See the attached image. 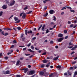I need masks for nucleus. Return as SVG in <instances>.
I'll list each match as a JSON object with an SVG mask.
<instances>
[{
  "label": "nucleus",
  "instance_id": "obj_1",
  "mask_svg": "<svg viewBox=\"0 0 77 77\" xmlns=\"http://www.w3.org/2000/svg\"><path fill=\"white\" fill-rule=\"evenodd\" d=\"M25 32L26 35H27V33L29 35H31V34H32L33 33V32L32 30H30L28 31L27 29H26L25 30Z\"/></svg>",
  "mask_w": 77,
  "mask_h": 77
},
{
  "label": "nucleus",
  "instance_id": "obj_2",
  "mask_svg": "<svg viewBox=\"0 0 77 77\" xmlns=\"http://www.w3.org/2000/svg\"><path fill=\"white\" fill-rule=\"evenodd\" d=\"M69 46L67 47L68 48H72L73 47V44L71 42H70L69 43Z\"/></svg>",
  "mask_w": 77,
  "mask_h": 77
},
{
  "label": "nucleus",
  "instance_id": "obj_3",
  "mask_svg": "<svg viewBox=\"0 0 77 77\" xmlns=\"http://www.w3.org/2000/svg\"><path fill=\"white\" fill-rule=\"evenodd\" d=\"M21 70H22V71L24 70V73H26V72H27V71H28V69L23 68V69H21Z\"/></svg>",
  "mask_w": 77,
  "mask_h": 77
},
{
  "label": "nucleus",
  "instance_id": "obj_4",
  "mask_svg": "<svg viewBox=\"0 0 77 77\" xmlns=\"http://www.w3.org/2000/svg\"><path fill=\"white\" fill-rule=\"evenodd\" d=\"M49 13L50 14H53L55 13V11L53 10H51L49 11Z\"/></svg>",
  "mask_w": 77,
  "mask_h": 77
},
{
  "label": "nucleus",
  "instance_id": "obj_5",
  "mask_svg": "<svg viewBox=\"0 0 77 77\" xmlns=\"http://www.w3.org/2000/svg\"><path fill=\"white\" fill-rule=\"evenodd\" d=\"M15 1L13 0L11 3L9 5L10 6H13L15 4Z\"/></svg>",
  "mask_w": 77,
  "mask_h": 77
},
{
  "label": "nucleus",
  "instance_id": "obj_6",
  "mask_svg": "<svg viewBox=\"0 0 77 77\" xmlns=\"http://www.w3.org/2000/svg\"><path fill=\"white\" fill-rule=\"evenodd\" d=\"M4 72V74H10V72L9 70H7L6 72Z\"/></svg>",
  "mask_w": 77,
  "mask_h": 77
},
{
  "label": "nucleus",
  "instance_id": "obj_7",
  "mask_svg": "<svg viewBox=\"0 0 77 77\" xmlns=\"http://www.w3.org/2000/svg\"><path fill=\"white\" fill-rule=\"evenodd\" d=\"M45 25L44 24L42 26V32H44V31H45V29H44V28H45Z\"/></svg>",
  "mask_w": 77,
  "mask_h": 77
},
{
  "label": "nucleus",
  "instance_id": "obj_8",
  "mask_svg": "<svg viewBox=\"0 0 77 77\" xmlns=\"http://www.w3.org/2000/svg\"><path fill=\"white\" fill-rule=\"evenodd\" d=\"M2 9H6L7 8V5H4L2 7Z\"/></svg>",
  "mask_w": 77,
  "mask_h": 77
},
{
  "label": "nucleus",
  "instance_id": "obj_9",
  "mask_svg": "<svg viewBox=\"0 0 77 77\" xmlns=\"http://www.w3.org/2000/svg\"><path fill=\"white\" fill-rule=\"evenodd\" d=\"M67 73L68 75H70V76H71V75H72V72H71L69 71V70H68L67 71Z\"/></svg>",
  "mask_w": 77,
  "mask_h": 77
},
{
  "label": "nucleus",
  "instance_id": "obj_10",
  "mask_svg": "<svg viewBox=\"0 0 77 77\" xmlns=\"http://www.w3.org/2000/svg\"><path fill=\"white\" fill-rule=\"evenodd\" d=\"M63 39V38H59L58 40V41L59 42H61L62 41Z\"/></svg>",
  "mask_w": 77,
  "mask_h": 77
},
{
  "label": "nucleus",
  "instance_id": "obj_11",
  "mask_svg": "<svg viewBox=\"0 0 77 77\" xmlns=\"http://www.w3.org/2000/svg\"><path fill=\"white\" fill-rule=\"evenodd\" d=\"M26 13H24L22 16V18H23V19H25V18H26Z\"/></svg>",
  "mask_w": 77,
  "mask_h": 77
},
{
  "label": "nucleus",
  "instance_id": "obj_12",
  "mask_svg": "<svg viewBox=\"0 0 77 77\" xmlns=\"http://www.w3.org/2000/svg\"><path fill=\"white\" fill-rule=\"evenodd\" d=\"M30 73L31 74V75H33V74H34L35 73V71L32 70L30 71Z\"/></svg>",
  "mask_w": 77,
  "mask_h": 77
},
{
  "label": "nucleus",
  "instance_id": "obj_13",
  "mask_svg": "<svg viewBox=\"0 0 77 77\" xmlns=\"http://www.w3.org/2000/svg\"><path fill=\"white\" fill-rule=\"evenodd\" d=\"M42 62L43 63H47L48 62V60L45 59L42 60Z\"/></svg>",
  "mask_w": 77,
  "mask_h": 77
},
{
  "label": "nucleus",
  "instance_id": "obj_14",
  "mask_svg": "<svg viewBox=\"0 0 77 77\" xmlns=\"http://www.w3.org/2000/svg\"><path fill=\"white\" fill-rule=\"evenodd\" d=\"M58 36L59 38H62V37H63V34L61 33H60L58 34Z\"/></svg>",
  "mask_w": 77,
  "mask_h": 77
},
{
  "label": "nucleus",
  "instance_id": "obj_15",
  "mask_svg": "<svg viewBox=\"0 0 77 77\" xmlns=\"http://www.w3.org/2000/svg\"><path fill=\"white\" fill-rule=\"evenodd\" d=\"M59 56H58L57 57H54L53 59V60H57V59H58V58H59Z\"/></svg>",
  "mask_w": 77,
  "mask_h": 77
},
{
  "label": "nucleus",
  "instance_id": "obj_16",
  "mask_svg": "<svg viewBox=\"0 0 77 77\" xmlns=\"http://www.w3.org/2000/svg\"><path fill=\"white\" fill-rule=\"evenodd\" d=\"M51 0H44L43 1V2L44 3H45L46 2H50Z\"/></svg>",
  "mask_w": 77,
  "mask_h": 77
},
{
  "label": "nucleus",
  "instance_id": "obj_17",
  "mask_svg": "<svg viewBox=\"0 0 77 77\" xmlns=\"http://www.w3.org/2000/svg\"><path fill=\"white\" fill-rule=\"evenodd\" d=\"M28 50L29 51H30V52H32V53H34V51L31 50V49H28Z\"/></svg>",
  "mask_w": 77,
  "mask_h": 77
},
{
  "label": "nucleus",
  "instance_id": "obj_18",
  "mask_svg": "<svg viewBox=\"0 0 77 77\" xmlns=\"http://www.w3.org/2000/svg\"><path fill=\"white\" fill-rule=\"evenodd\" d=\"M77 75V71L75 72L74 73V74L73 75V77H75V76Z\"/></svg>",
  "mask_w": 77,
  "mask_h": 77
},
{
  "label": "nucleus",
  "instance_id": "obj_19",
  "mask_svg": "<svg viewBox=\"0 0 77 77\" xmlns=\"http://www.w3.org/2000/svg\"><path fill=\"white\" fill-rule=\"evenodd\" d=\"M40 74L41 75H44V72L41 71L40 72Z\"/></svg>",
  "mask_w": 77,
  "mask_h": 77
},
{
  "label": "nucleus",
  "instance_id": "obj_20",
  "mask_svg": "<svg viewBox=\"0 0 77 77\" xmlns=\"http://www.w3.org/2000/svg\"><path fill=\"white\" fill-rule=\"evenodd\" d=\"M20 60H18V61H17L16 65L17 66H18V65H19V63H20Z\"/></svg>",
  "mask_w": 77,
  "mask_h": 77
},
{
  "label": "nucleus",
  "instance_id": "obj_21",
  "mask_svg": "<svg viewBox=\"0 0 77 77\" xmlns=\"http://www.w3.org/2000/svg\"><path fill=\"white\" fill-rule=\"evenodd\" d=\"M14 19L15 21H17L18 20V18L17 17H14Z\"/></svg>",
  "mask_w": 77,
  "mask_h": 77
},
{
  "label": "nucleus",
  "instance_id": "obj_22",
  "mask_svg": "<svg viewBox=\"0 0 77 77\" xmlns=\"http://www.w3.org/2000/svg\"><path fill=\"white\" fill-rule=\"evenodd\" d=\"M42 27V24L40 26L38 27V30H40V29L41 28V27Z\"/></svg>",
  "mask_w": 77,
  "mask_h": 77
},
{
  "label": "nucleus",
  "instance_id": "obj_23",
  "mask_svg": "<svg viewBox=\"0 0 77 77\" xmlns=\"http://www.w3.org/2000/svg\"><path fill=\"white\" fill-rule=\"evenodd\" d=\"M57 68H59V69H60L61 68V66L60 65L57 66Z\"/></svg>",
  "mask_w": 77,
  "mask_h": 77
},
{
  "label": "nucleus",
  "instance_id": "obj_24",
  "mask_svg": "<svg viewBox=\"0 0 77 77\" xmlns=\"http://www.w3.org/2000/svg\"><path fill=\"white\" fill-rule=\"evenodd\" d=\"M7 35H9V33L7 32H5V34H4V35L5 36H7Z\"/></svg>",
  "mask_w": 77,
  "mask_h": 77
},
{
  "label": "nucleus",
  "instance_id": "obj_25",
  "mask_svg": "<svg viewBox=\"0 0 77 77\" xmlns=\"http://www.w3.org/2000/svg\"><path fill=\"white\" fill-rule=\"evenodd\" d=\"M48 13L47 12L45 14H44L43 16L44 17H47V15H48Z\"/></svg>",
  "mask_w": 77,
  "mask_h": 77
},
{
  "label": "nucleus",
  "instance_id": "obj_26",
  "mask_svg": "<svg viewBox=\"0 0 77 77\" xmlns=\"http://www.w3.org/2000/svg\"><path fill=\"white\" fill-rule=\"evenodd\" d=\"M66 8L67 9H70V10H71V9H72V8H71L70 7H66Z\"/></svg>",
  "mask_w": 77,
  "mask_h": 77
},
{
  "label": "nucleus",
  "instance_id": "obj_27",
  "mask_svg": "<svg viewBox=\"0 0 77 77\" xmlns=\"http://www.w3.org/2000/svg\"><path fill=\"white\" fill-rule=\"evenodd\" d=\"M70 11L71 12H73V13H74V12H75V11L74 10H70Z\"/></svg>",
  "mask_w": 77,
  "mask_h": 77
},
{
  "label": "nucleus",
  "instance_id": "obj_28",
  "mask_svg": "<svg viewBox=\"0 0 77 77\" xmlns=\"http://www.w3.org/2000/svg\"><path fill=\"white\" fill-rule=\"evenodd\" d=\"M73 26H74V24H70V27H73Z\"/></svg>",
  "mask_w": 77,
  "mask_h": 77
},
{
  "label": "nucleus",
  "instance_id": "obj_29",
  "mask_svg": "<svg viewBox=\"0 0 77 77\" xmlns=\"http://www.w3.org/2000/svg\"><path fill=\"white\" fill-rule=\"evenodd\" d=\"M5 33V32H4V31H2L1 32V33L2 34V35H4L5 34L4 33Z\"/></svg>",
  "mask_w": 77,
  "mask_h": 77
},
{
  "label": "nucleus",
  "instance_id": "obj_30",
  "mask_svg": "<svg viewBox=\"0 0 77 77\" xmlns=\"http://www.w3.org/2000/svg\"><path fill=\"white\" fill-rule=\"evenodd\" d=\"M45 66V65H44V64H43L41 66V68H44Z\"/></svg>",
  "mask_w": 77,
  "mask_h": 77
},
{
  "label": "nucleus",
  "instance_id": "obj_31",
  "mask_svg": "<svg viewBox=\"0 0 77 77\" xmlns=\"http://www.w3.org/2000/svg\"><path fill=\"white\" fill-rule=\"evenodd\" d=\"M73 70H74V69H77V67L76 66H74L73 67Z\"/></svg>",
  "mask_w": 77,
  "mask_h": 77
},
{
  "label": "nucleus",
  "instance_id": "obj_32",
  "mask_svg": "<svg viewBox=\"0 0 77 77\" xmlns=\"http://www.w3.org/2000/svg\"><path fill=\"white\" fill-rule=\"evenodd\" d=\"M17 29H18V30H21V27H17Z\"/></svg>",
  "mask_w": 77,
  "mask_h": 77
},
{
  "label": "nucleus",
  "instance_id": "obj_33",
  "mask_svg": "<svg viewBox=\"0 0 77 77\" xmlns=\"http://www.w3.org/2000/svg\"><path fill=\"white\" fill-rule=\"evenodd\" d=\"M70 70H73V67H71L69 68Z\"/></svg>",
  "mask_w": 77,
  "mask_h": 77
},
{
  "label": "nucleus",
  "instance_id": "obj_34",
  "mask_svg": "<svg viewBox=\"0 0 77 77\" xmlns=\"http://www.w3.org/2000/svg\"><path fill=\"white\" fill-rule=\"evenodd\" d=\"M4 58L6 60H8V58H9V57H4Z\"/></svg>",
  "mask_w": 77,
  "mask_h": 77
},
{
  "label": "nucleus",
  "instance_id": "obj_35",
  "mask_svg": "<svg viewBox=\"0 0 77 77\" xmlns=\"http://www.w3.org/2000/svg\"><path fill=\"white\" fill-rule=\"evenodd\" d=\"M53 75V73H51V75H49V77H52Z\"/></svg>",
  "mask_w": 77,
  "mask_h": 77
},
{
  "label": "nucleus",
  "instance_id": "obj_36",
  "mask_svg": "<svg viewBox=\"0 0 77 77\" xmlns=\"http://www.w3.org/2000/svg\"><path fill=\"white\" fill-rule=\"evenodd\" d=\"M2 14H3V11H1L0 12V17H1L2 15Z\"/></svg>",
  "mask_w": 77,
  "mask_h": 77
},
{
  "label": "nucleus",
  "instance_id": "obj_37",
  "mask_svg": "<svg viewBox=\"0 0 77 77\" xmlns=\"http://www.w3.org/2000/svg\"><path fill=\"white\" fill-rule=\"evenodd\" d=\"M48 32H50V31H49L48 29H47L46 30V33H48Z\"/></svg>",
  "mask_w": 77,
  "mask_h": 77
},
{
  "label": "nucleus",
  "instance_id": "obj_38",
  "mask_svg": "<svg viewBox=\"0 0 77 77\" xmlns=\"http://www.w3.org/2000/svg\"><path fill=\"white\" fill-rule=\"evenodd\" d=\"M53 17L54 18L53 20H54V21H56V18L54 16Z\"/></svg>",
  "mask_w": 77,
  "mask_h": 77
},
{
  "label": "nucleus",
  "instance_id": "obj_39",
  "mask_svg": "<svg viewBox=\"0 0 77 77\" xmlns=\"http://www.w3.org/2000/svg\"><path fill=\"white\" fill-rule=\"evenodd\" d=\"M20 20H18V21L15 22V23H20Z\"/></svg>",
  "mask_w": 77,
  "mask_h": 77
},
{
  "label": "nucleus",
  "instance_id": "obj_40",
  "mask_svg": "<svg viewBox=\"0 0 77 77\" xmlns=\"http://www.w3.org/2000/svg\"><path fill=\"white\" fill-rule=\"evenodd\" d=\"M53 43H54V42H53V41H52L50 42V44H53Z\"/></svg>",
  "mask_w": 77,
  "mask_h": 77
},
{
  "label": "nucleus",
  "instance_id": "obj_41",
  "mask_svg": "<svg viewBox=\"0 0 77 77\" xmlns=\"http://www.w3.org/2000/svg\"><path fill=\"white\" fill-rule=\"evenodd\" d=\"M36 39V37H33L32 38V40H35V39Z\"/></svg>",
  "mask_w": 77,
  "mask_h": 77
},
{
  "label": "nucleus",
  "instance_id": "obj_42",
  "mask_svg": "<svg viewBox=\"0 0 77 77\" xmlns=\"http://www.w3.org/2000/svg\"><path fill=\"white\" fill-rule=\"evenodd\" d=\"M46 52H45L43 53V54H42V55H46Z\"/></svg>",
  "mask_w": 77,
  "mask_h": 77
},
{
  "label": "nucleus",
  "instance_id": "obj_43",
  "mask_svg": "<svg viewBox=\"0 0 77 77\" xmlns=\"http://www.w3.org/2000/svg\"><path fill=\"white\" fill-rule=\"evenodd\" d=\"M64 9H66V7H63L62 9L61 10H63Z\"/></svg>",
  "mask_w": 77,
  "mask_h": 77
},
{
  "label": "nucleus",
  "instance_id": "obj_44",
  "mask_svg": "<svg viewBox=\"0 0 77 77\" xmlns=\"http://www.w3.org/2000/svg\"><path fill=\"white\" fill-rule=\"evenodd\" d=\"M64 33H67V30H64Z\"/></svg>",
  "mask_w": 77,
  "mask_h": 77
},
{
  "label": "nucleus",
  "instance_id": "obj_45",
  "mask_svg": "<svg viewBox=\"0 0 77 77\" xmlns=\"http://www.w3.org/2000/svg\"><path fill=\"white\" fill-rule=\"evenodd\" d=\"M12 30V29H11L8 28H7V31L8 30Z\"/></svg>",
  "mask_w": 77,
  "mask_h": 77
},
{
  "label": "nucleus",
  "instance_id": "obj_46",
  "mask_svg": "<svg viewBox=\"0 0 77 77\" xmlns=\"http://www.w3.org/2000/svg\"><path fill=\"white\" fill-rule=\"evenodd\" d=\"M13 42L14 44H16V43H17V41L16 40H14L13 41Z\"/></svg>",
  "mask_w": 77,
  "mask_h": 77
},
{
  "label": "nucleus",
  "instance_id": "obj_47",
  "mask_svg": "<svg viewBox=\"0 0 77 77\" xmlns=\"http://www.w3.org/2000/svg\"><path fill=\"white\" fill-rule=\"evenodd\" d=\"M31 45V43H29V44L27 45V47H30Z\"/></svg>",
  "mask_w": 77,
  "mask_h": 77
},
{
  "label": "nucleus",
  "instance_id": "obj_48",
  "mask_svg": "<svg viewBox=\"0 0 77 77\" xmlns=\"http://www.w3.org/2000/svg\"><path fill=\"white\" fill-rule=\"evenodd\" d=\"M27 74H28V75H31V73H30V72H27Z\"/></svg>",
  "mask_w": 77,
  "mask_h": 77
},
{
  "label": "nucleus",
  "instance_id": "obj_49",
  "mask_svg": "<svg viewBox=\"0 0 77 77\" xmlns=\"http://www.w3.org/2000/svg\"><path fill=\"white\" fill-rule=\"evenodd\" d=\"M26 49H27V48H25L23 49V51H25V50H26Z\"/></svg>",
  "mask_w": 77,
  "mask_h": 77
},
{
  "label": "nucleus",
  "instance_id": "obj_50",
  "mask_svg": "<svg viewBox=\"0 0 77 77\" xmlns=\"http://www.w3.org/2000/svg\"><path fill=\"white\" fill-rule=\"evenodd\" d=\"M32 12V11H30L27 14H31Z\"/></svg>",
  "mask_w": 77,
  "mask_h": 77
},
{
  "label": "nucleus",
  "instance_id": "obj_51",
  "mask_svg": "<svg viewBox=\"0 0 77 77\" xmlns=\"http://www.w3.org/2000/svg\"><path fill=\"white\" fill-rule=\"evenodd\" d=\"M64 75H68V73L66 72H65L64 74Z\"/></svg>",
  "mask_w": 77,
  "mask_h": 77
},
{
  "label": "nucleus",
  "instance_id": "obj_52",
  "mask_svg": "<svg viewBox=\"0 0 77 77\" xmlns=\"http://www.w3.org/2000/svg\"><path fill=\"white\" fill-rule=\"evenodd\" d=\"M14 48V45H12L11 47V48Z\"/></svg>",
  "mask_w": 77,
  "mask_h": 77
},
{
  "label": "nucleus",
  "instance_id": "obj_53",
  "mask_svg": "<svg viewBox=\"0 0 77 77\" xmlns=\"http://www.w3.org/2000/svg\"><path fill=\"white\" fill-rule=\"evenodd\" d=\"M24 36V34H21V38H23V37Z\"/></svg>",
  "mask_w": 77,
  "mask_h": 77
},
{
  "label": "nucleus",
  "instance_id": "obj_54",
  "mask_svg": "<svg viewBox=\"0 0 77 77\" xmlns=\"http://www.w3.org/2000/svg\"><path fill=\"white\" fill-rule=\"evenodd\" d=\"M28 8L27 7H26L25 8H24V10H26V9H27Z\"/></svg>",
  "mask_w": 77,
  "mask_h": 77
},
{
  "label": "nucleus",
  "instance_id": "obj_55",
  "mask_svg": "<svg viewBox=\"0 0 77 77\" xmlns=\"http://www.w3.org/2000/svg\"><path fill=\"white\" fill-rule=\"evenodd\" d=\"M25 38H26L25 37L23 38H22V41H24V39H25Z\"/></svg>",
  "mask_w": 77,
  "mask_h": 77
},
{
  "label": "nucleus",
  "instance_id": "obj_56",
  "mask_svg": "<svg viewBox=\"0 0 77 77\" xmlns=\"http://www.w3.org/2000/svg\"><path fill=\"white\" fill-rule=\"evenodd\" d=\"M33 56V55H31L29 57L30 59L32 58V57Z\"/></svg>",
  "mask_w": 77,
  "mask_h": 77
},
{
  "label": "nucleus",
  "instance_id": "obj_57",
  "mask_svg": "<svg viewBox=\"0 0 77 77\" xmlns=\"http://www.w3.org/2000/svg\"><path fill=\"white\" fill-rule=\"evenodd\" d=\"M76 63V61H74L72 62V64L74 65V64H75Z\"/></svg>",
  "mask_w": 77,
  "mask_h": 77
},
{
  "label": "nucleus",
  "instance_id": "obj_58",
  "mask_svg": "<svg viewBox=\"0 0 77 77\" xmlns=\"http://www.w3.org/2000/svg\"><path fill=\"white\" fill-rule=\"evenodd\" d=\"M24 13H21L20 14V17H21L22 16V15H23Z\"/></svg>",
  "mask_w": 77,
  "mask_h": 77
},
{
  "label": "nucleus",
  "instance_id": "obj_59",
  "mask_svg": "<svg viewBox=\"0 0 77 77\" xmlns=\"http://www.w3.org/2000/svg\"><path fill=\"white\" fill-rule=\"evenodd\" d=\"M31 48L32 49H34V47L32 46H31Z\"/></svg>",
  "mask_w": 77,
  "mask_h": 77
},
{
  "label": "nucleus",
  "instance_id": "obj_60",
  "mask_svg": "<svg viewBox=\"0 0 77 77\" xmlns=\"http://www.w3.org/2000/svg\"><path fill=\"white\" fill-rule=\"evenodd\" d=\"M75 53V52L73 51L72 53H71V55H72V54H74Z\"/></svg>",
  "mask_w": 77,
  "mask_h": 77
},
{
  "label": "nucleus",
  "instance_id": "obj_61",
  "mask_svg": "<svg viewBox=\"0 0 77 77\" xmlns=\"http://www.w3.org/2000/svg\"><path fill=\"white\" fill-rule=\"evenodd\" d=\"M16 77H20V75H16Z\"/></svg>",
  "mask_w": 77,
  "mask_h": 77
},
{
  "label": "nucleus",
  "instance_id": "obj_62",
  "mask_svg": "<svg viewBox=\"0 0 77 77\" xmlns=\"http://www.w3.org/2000/svg\"><path fill=\"white\" fill-rule=\"evenodd\" d=\"M68 38V36H67L65 37V39H67Z\"/></svg>",
  "mask_w": 77,
  "mask_h": 77
},
{
  "label": "nucleus",
  "instance_id": "obj_63",
  "mask_svg": "<svg viewBox=\"0 0 77 77\" xmlns=\"http://www.w3.org/2000/svg\"><path fill=\"white\" fill-rule=\"evenodd\" d=\"M6 3H9V1L8 0H6Z\"/></svg>",
  "mask_w": 77,
  "mask_h": 77
},
{
  "label": "nucleus",
  "instance_id": "obj_64",
  "mask_svg": "<svg viewBox=\"0 0 77 77\" xmlns=\"http://www.w3.org/2000/svg\"><path fill=\"white\" fill-rule=\"evenodd\" d=\"M49 66H50V65H48V64L46 65V67L47 68H48V67H49Z\"/></svg>",
  "mask_w": 77,
  "mask_h": 77
}]
</instances>
